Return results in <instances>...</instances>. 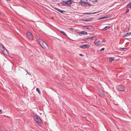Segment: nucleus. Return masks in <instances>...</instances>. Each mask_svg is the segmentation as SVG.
I'll return each instance as SVG.
<instances>
[{"instance_id":"9","label":"nucleus","mask_w":131,"mask_h":131,"mask_svg":"<svg viewBox=\"0 0 131 131\" xmlns=\"http://www.w3.org/2000/svg\"><path fill=\"white\" fill-rule=\"evenodd\" d=\"M118 89L120 91H123L125 90V88L123 86H120L118 87Z\"/></svg>"},{"instance_id":"14","label":"nucleus","mask_w":131,"mask_h":131,"mask_svg":"<svg viewBox=\"0 0 131 131\" xmlns=\"http://www.w3.org/2000/svg\"><path fill=\"white\" fill-rule=\"evenodd\" d=\"M98 12H94V13H84L83 14H88V15H90V14H95L97 13Z\"/></svg>"},{"instance_id":"21","label":"nucleus","mask_w":131,"mask_h":131,"mask_svg":"<svg viewBox=\"0 0 131 131\" xmlns=\"http://www.w3.org/2000/svg\"><path fill=\"white\" fill-rule=\"evenodd\" d=\"M93 38H95V39H96V36H94L93 37H91V38H90V39L91 40H92L93 39Z\"/></svg>"},{"instance_id":"15","label":"nucleus","mask_w":131,"mask_h":131,"mask_svg":"<svg viewBox=\"0 0 131 131\" xmlns=\"http://www.w3.org/2000/svg\"><path fill=\"white\" fill-rule=\"evenodd\" d=\"M58 11L61 13H63L64 12H66V11L64 10H62L60 9H58Z\"/></svg>"},{"instance_id":"27","label":"nucleus","mask_w":131,"mask_h":131,"mask_svg":"<svg viewBox=\"0 0 131 131\" xmlns=\"http://www.w3.org/2000/svg\"><path fill=\"white\" fill-rule=\"evenodd\" d=\"M105 49V48H102V49H101V51H102L103 50H104Z\"/></svg>"},{"instance_id":"6","label":"nucleus","mask_w":131,"mask_h":131,"mask_svg":"<svg viewBox=\"0 0 131 131\" xmlns=\"http://www.w3.org/2000/svg\"><path fill=\"white\" fill-rule=\"evenodd\" d=\"M87 28H86L87 30L89 31H93L94 29V28L92 26H89L86 27Z\"/></svg>"},{"instance_id":"20","label":"nucleus","mask_w":131,"mask_h":131,"mask_svg":"<svg viewBox=\"0 0 131 131\" xmlns=\"http://www.w3.org/2000/svg\"><path fill=\"white\" fill-rule=\"evenodd\" d=\"M66 2H66L63 1L62 3L63 5H66L67 4V3Z\"/></svg>"},{"instance_id":"10","label":"nucleus","mask_w":131,"mask_h":131,"mask_svg":"<svg viewBox=\"0 0 131 131\" xmlns=\"http://www.w3.org/2000/svg\"><path fill=\"white\" fill-rule=\"evenodd\" d=\"M110 17V15H107L105 16V17H102L100 18H99L98 19V20H100V19H105L106 18H108Z\"/></svg>"},{"instance_id":"8","label":"nucleus","mask_w":131,"mask_h":131,"mask_svg":"<svg viewBox=\"0 0 131 131\" xmlns=\"http://www.w3.org/2000/svg\"><path fill=\"white\" fill-rule=\"evenodd\" d=\"M86 1H81L79 2V3L80 4H84L85 5L88 4L89 5H91V4H89L88 2H85Z\"/></svg>"},{"instance_id":"16","label":"nucleus","mask_w":131,"mask_h":131,"mask_svg":"<svg viewBox=\"0 0 131 131\" xmlns=\"http://www.w3.org/2000/svg\"><path fill=\"white\" fill-rule=\"evenodd\" d=\"M36 91L38 92V93L39 94H41V93H40V90L38 88H36Z\"/></svg>"},{"instance_id":"12","label":"nucleus","mask_w":131,"mask_h":131,"mask_svg":"<svg viewBox=\"0 0 131 131\" xmlns=\"http://www.w3.org/2000/svg\"><path fill=\"white\" fill-rule=\"evenodd\" d=\"M72 1L71 0H69L66 1V2L67 4L69 5L71 3Z\"/></svg>"},{"instance_id":"36","label":"nucleus","mask_w":131,"mask_h":131,"mask_svg":"<svg viewBox=\"0 0 131 131\" xmlns=\"http://www.w3.org/2000/svg\"><path fill=\"white\" fill-rule=\"evenodd\" d=\"M2 16H3V17H4L5 15L4 14H2Z\"/></svg>"},{"instance_id":"34","label":"nucleus","mask_w":131,"mask_h":131,"mask_svg":"<svg viewBox=\"0 0 131 131\" xmlns=\"http://www.w3.org/2000/svg\"><path fill=\"white\" fill-rule=\"evenodd\" d=\"M81 1H86L87 0H80Z\"/></svg>"},{"instance_id":"30","label":"nucleus","mask_w":131,"mask_h":131,"mask_svg":"<svg viewBox=\"0 0 131 131\" xmlns=\"http://www.w3.org/2000/svg\"><path fill=\"white\" fill-rule=\"evenodd\" d=\"M106 42V40H104L102 41V42Z\"/></svg>"},{"instance_id":"33","label":"nucleus","mask_w":131,"mask_h":131,"mask_svg":"<svg viewBox=\"0 0 131 131\" xmlns=\"http://www.w3.org/2000/svg\"><path fill=\"white\" fill-rule=\"evenodd\" d=\"M69 29H70V30H72L73 29L72 28H70Z\"/></svg>"},{"instance_id":"39","label":"nucleus","mask_w":131,"mask_h":131,"mask_svg":"<svg viewBox=\"0 0 131 131\" xmlns=\"http://www.w3.org/2000/svg\"><path fill=\"white\" fill-rule=\"evenodd\" d=\"M7 1H8L9 0H6Z\"/></svg>"},{"instance_id":"31","label":"nucleus","mask_w":131,"mask_h":131,"mask_svg":"<svg viewBox=\"0 0 131 131\" xmlns=\"http://www.w3.org/2000/svg\"><path fill=\"white\" fill-rule=\"evenodd\" d=\"M129 11V10L128 9H127L125 13H127V12H128Z\"/></svg>"},{"instance_id":"19","label":"nucleus","mask_w":131,"mask_h":131,"mask_svg":"<svg viewBox=\"0 0 131 131\" xmlns=\"http://www.w3.org/2000/svg\"><path fill=\"white\" fill-rule=\"evenodd\" d=\"M82 34L83 35H87L88 34L87 32L85 31H82Z\"/></svg>"},{"instance_id":"5","label":"nucleus","mask_w":131,"mask_h":131,"mask_svg":"<svg viewBox=\"0 0 131 131\" xmlns=\"http://www.w3.org/2000/svg\"><path fill=\"white\" fill-rule=\"evenodd\" d=\"M80 47L82 48L85 49L86 48H89L91 47V46L89 44H87L80 45Z\"/></svg>"},{"instance_id":"38","label":"nucleus","mask_w":131,"mask_h":131,"mask_svg":"<svg viewBox=\"0 0 131 131\" xmlns=\"http://www.w3.org/2000/svg\"><path fill=\"white\" fill-rule=\"evenodd\" d=\"M57 1V0H54V1L55 2L56 1Z\"/></svg>"},{"instance_id":"29","label":"nucleus","mask_w":131,"mask_h":131,"mask_svg":"<svg viewBox=\"0 0 131 131\" xmlns=\"http://www.w3.org/2000/svg\"><path fill=\"white\" fill-rule=\"evenodd\" d=\"M3 112L2 111V110L1 109H0V114H1Z\"/></svg>"},{"instance_id":"22","label":"nucleus","mask_w":131,"mask_h":131,"mask_svg":"<svg viewBox=\"0 0 131 131\" xmlns=\"http://www.w3.org/2000/svg\"><path fill=\"white\" fill-rule=\"evenodd\" d=\"M61 33L64 35L66 36V34L63 31H61Z\"/></svg>"},{"instance_id":"25","label":"nucleus","mask_w":131,"mask_h":131,"mask_svg":"<svg viewBox=\"0 0 131 131\" xmlns=\"http://www.w3.org/2000/svg\"><path fill=\"white\" fill-rule=\"evenodd\" d=\"M99 95L101 96H102L104 95V94L103 93H99Z\"/></svg>"},{"instance_id":"24","label":"nucleus","mask_w":131,"mask_h":131,"mask_svg":"<svg viewBox=\"0 0 131 131\" xmlns=\"http://www.w3.org/2000/svg\"><path fill=\"white\" fill-rule=\"evenodd\" d=\"M93 2H96L97 1V0H91Z\"/></svg>"},{"instance_id":"37","label":"nucleus","mask_w":131,"mask_h":131,"mask_svg":"<svg viewBox=\"0 0 131 131\" xmlns=\"http://www.w3.org/2000/svg\"><path fill=\"white\" fill-rule=\"evenodd\" d=\"M90 38H91L90 37H88V39H90Z\"/></svg>"},{"instance_id":"32","label":"nucleus","mask_w":131,"mask_h":131,"mask_svg":"<svg viewBox=\"0 0 131 131\" xmlns=\"http://www.w3.org/2000/svg\"><path fill=\"white\" fill-rule=\"evenodd\" d=\"M90 20L89 19H86V20H85V21H90Z\"/></svg>"},{"instance_id":"35","label":"nucleus","mask_w":131,"mask_h":131,"mask_svg":"<svg viewBox=\"0 0 131 131\" xmlns=\"http://www.w3.org/2000/svg\"><path fill=\"white\" fill-rule=\"evenodd\" d=\"M79 55L81 56H83V55L82 54H80Z\"/></svg>"},{"instance_id":"17","label":"nucleus","mask_w":131,"mask_h":131,"mask_svg":"<svg viewBox=\"0 0 131 131\" xmlns=\"http://www.w3.org/2000/svg\"><path fill=\"white\" fill-rule=\"evenodd\" d=\"M110 28V27H109V26H106L104 28V29H103V30H106L108 29H109Z\"/></svg>"},{"instance_id":"18","label":"nucleus","mask_w":131,"mask_h":131,"mask_svg":"<svg viewBox=\"0 0 131 131\" xmlns=\"http://www.w3.org/2000/svg\"><path fill=\"white\" fill-rule=\"evenodd\" d=\"M127 7L129 8L131 7V3H129L127 5Z\"/></svg>"},{"instance_id":"23","label":"nucleus","mask_w":131,"mask_h":131,"mask_svg":"<svg viewBox=\"0 0 131 131\" xmlns=\"http://www.w3.org/2000/svg\"><path fill=\"white\" fill-rule=\"evenodd\" d=\"M128 48H121V50H123V49H128Z\"/></svg>"},{"instance_id":"3","label":"nucleus","mask_w":131,"mask_h":131,"mask_svg":"<svg viewBox=\"0 0 131 131\" xmlns=\"http://www.w3.org/2000/svg\"><path fill=\"white\" fill-rule=\"evenodd\" d=\"M0 49H1L3 53L6 54L7 53V50L4 48V47L0 44Z\"/></svg>"},{"instance_id":"4","label":"nucleus","mask_w":131,"mask_h":131,"mask_svg":"<svg viewBox=\"0 0 131 131\" xmlns=\"http://www.w3.org/2000/svg\"><path fill=\"white\" fill-rule=\"evenodd\" d=\"M27 35L28 38L30 40H32L33 38V35L32 34L28 32L27 33Z\"/></svg>"},{"instance_id":"7","label":"nucleus","mask_w":131,"mask_h":131,"mask_svg":"<svg viewBox=\"0 0 131 131\" xmlns=\"http://www.w3.org/2000/svg\"><path fill=\"white\" fill-rule=\"evenodd\" d=\"M94 42V43L97 46H99L101 45V41L100 40L97 41V39H96Z\"/></svg>"},{"instance_id":"28","label":"nucleus","mask_w":131,"mask_h":131,"mask_svg":"<svg viewBox=\"0 0 131 131\" xmlns=\"http://www.w3.org/2000/svg\"><path fill=\"white\" fill-rule=\"evenodd\" d=\"M25 70L26 71L27 73L28 74H29V75H31L29 73H28V71H27V70Z\"/></svg>"},{"instance_id":"1","label":"nucleus","mask_w":131,"mask_h":131,"mask_svg":"<svg viewBox=\"0 0 131 131\" xmlns=\"http://www.w3.org/2000/svg\"><path fill=\"white\" fill-rule=\"evenodd\" d=\"M36 39L40 46L43 48L48 47V46L46 43L38 37H36Z\"/></svg>"},{"instance_id":"11","label":"nucleus","mask_w":131,"mask_h":131,"mask_svg":"<svg viewBox=\"0 0 131 131\" xmlns=\"http://www.w3.org/2000/svg\"><path fill=\"white\" fill-rule=\"evenodd\" d=\"M131 35V32H128L126 33L123 36V37H126L130 36Z\"/></svg>"},{"instance_id":"26","label":"nucleus","mask_w":131,"mask_h":131,"mask_svg":"<svg viewBox=\"0 0 131 131\" xmlns=\"http://www.w3.org/2000/svg\"><path fill=\"white\" fill-rule=\"evenodd\" d=\"M82 34V33L81 32H80L79 33V36H81Z\"/></svg>"},{"instance_id":"40","label":"nucleus","mask_w":131,"mask_h":131,"mask_svg":"<svg viewBox=\"0 0 131 131\" xmlns=\"http://www.w3.org/2000/svg\"><path fill=\"white\" fill-rule=\"evenodd\" d=\"M56 10H57V8H56Z\"/></svg>"},{"instance_id":"13","label":"nucleus","mask_w":131,"mask_h":131,"mask_svg":"<svg viewBox=\"0 0 131 131\" xmlns=\"http://www.w3.org/2000/svg\"><path fill=\"white\" fill-rule=\"evenodd\" d=\"M109 61L112 62L114 60V57H111L109 58Z\"/></svg>"},{"instance_id":"2","label":"nucleus","mask_w":131,"mask_h":131,"mask_svg":"<svg viewBox=\"0 0 131 131\" xmlns=\"http://www.w3.org/2000/svg\"><path fill=\"white\" fill-rule=\"evenodd\" d=\"M33 117L35 121L39 125L41 123V121L39 116L35 114L33 116Z\"/></svg>"}]
</instances>
